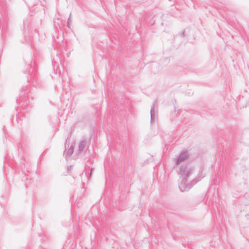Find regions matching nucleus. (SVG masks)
<instances>
[{
	"instance_id": "obj_1",
	"label": "nucleus",
	"mask_w": 249,
	"mask_h": 249,
	"mask_svg": "<svg viewBox=\"0 0 249 249\" xmlns=\"http://www.w3.org/2000/svg\"><path fill=\"white\" fill-rule=\"evenodd\" d=\"M195 173V167L191 163H187L182 165L180 169V174L183 178L179 185L181 191L184 192L189 189L193 184L188 182V178L193 175Z\"/></svg>"
},
{
	"instance_id": "obj_2",
	"label": "nucleus",
	"mask_w": 249,
	"mask_h": 249,
	"mask_svg": "<svg viewBox=\"0 0 249 249\" xmlns=\"http://www.w3.org/2000/svg\"><path fill=\"white\" fill-rule=\"evenodd\" d=\"M189 157V154L187 151H183L179 156L177 160V164H178L184 160L187 159Z\"/></svg>"
},
{
	"instance_id": "obj_3",
	"label": "nucleus",
	"mask_w": 249,
	"mask_h": 249,
	"mask_svg": "<svg viewBox=\"0 0 249 249\" xmlns=\"http://www.w3.org/2000/svg\"><path fill=\"white\" fill-rule=\"evenodd\" d=\"M196 181L193 184H194L195 183H196Z\"/></svg>"
}]
</instances>
